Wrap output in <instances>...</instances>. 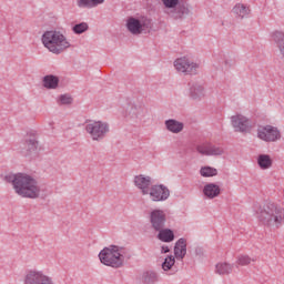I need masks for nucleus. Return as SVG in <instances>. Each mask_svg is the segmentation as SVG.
I'll use <instances>...</instances> for the list:
<instances>
[{"label": "nucleus", "instance_id": "nucleus-3", "mask_svg": "<svg viewBox=\"0 0 284 284\" xmlns=\"http://www.w3.org/2000/svg\"><path fill=\"white\" fill-rule=\"evenodd\" d=\"M42 44L52 54H63L70 48V40L61 31H47L42 36Z\"/></svg>", "mask_w": 284, "mask_h": 284}, {"label": "nucleus", "instance_id": "nucleus-11", "mask_svg": "<svg viewBox=\"0 0 284 284\" xmlns=\"http://www.w3.org/2000/svg\"><path fill=\"white\" fill-rule=\"evenodd\" d=\"M145 196H149L154 202L168 201L170 199V189L163 184H154L149 187Z\"/></svg>", "mask_w": 284, "mask_h": 284}, {"label": "nucleus", "instance_id": "nucleus-12", "mask_svg": "<svg viewBox=\"0 0 284 284\" xmlns=\"http://www.w3.org/2000/svg\"><path fill=\"white\" fill-rule=\"evenodd\" d=\"M150 221L153 230H163V225H165L166 215L165 211L155 209L150 213Z\"/></svg>", "mask_w": 284, "mask_h": 284}, {"label": "nucleus", "instance_id": "nucleus-18", "mask_svg": "<svg viewBox=\"0 0 284 284\" xmlns=\"http://www.w3.org/2000/svg\"><path fill=\"white\" fill-rule=\"evenodd\" d=\"M232 12L237 19H245V17H250V7L243 3H237L233 7Z\"/></svg>", "mask_w": 284, "mask_h": 284}, {"label": "nucleus", "instance_id": "nucleus-23", "mask_svg": "<svg viewBox=\"0 0 284 284\" xmlns=\"http://www.w3.org/2000/svg\"><path fill=\"white\" fill-rule=\"evenodd\" d=\"M158 239H160V241H163L164 243H172V241H174V232L169 229L161 230Z\"/></svg>", "mask_w": 284, "mask_h": 284}, {"label": "nucleus", "instance_id": "nucleus-5", "mask_svg": "<svg viewBox=\"0 0 284 284\" xmlns=\"http://www.w3.org/2000/svg\"><path fill=\"white\" fill-rule=\"evenodd\" d=\"M84 130L92 141H103L110 134V123L101 120H87Z\"/></svg>", "mask_w": 284, "mask_h": 284}, {"label": "nucleus", "instance_id": "nucleus-20", "mask_svg": "<svg viewBox=\"0 0 284 284\" xmlns=\"http://www.w3.org/2000/svg\"><path fill=\"white\" fill-rule=\"evenodd\" d=\"M166 130L169 132H172L173 134H179V132H183V123L176 121V120H168L165 122Z\"/></svg>", "mask_w": 284, "mask_h": 284}, {"label": "nucleus", "instance_id": "nucleus-32", "mask_svg": "<svg viewBox=\"0 0 284 284\" xmlns=\"http://www.w3.org/2000/svg\"><path fill=\"white\" fill-rule=\"evenodd\" d=\"M151 277L153 278V281H158L156 274L152 273Z\"/></svg>", "mask_w": 284, "mask_h": 284}, {"label": "nucleus", "instance_id": "nucleus-29", "mask_svg": "<svg viewBox=\"0 0 284 284\" xmlns=\"http://www.w3.org/2000/svg\"><path fill=\"white\" fill-rule=\"evenodd\" d=\"M164 8L166 10H176V6H179V0H161Z\"/></svg>", "mask_w": 284, "mask_h": 284}, {"label": "nucleus", "instance_id": "nucleus-27", "mask_svg": "<svg viewBox=\"0 0 284 284\" xmlns=\"http://www.w3.org/2000/svg\"><path fill=\"white\" fill-rule=\"evenodd\" d=\"M174 263H176V260L174 258V256H168L164 262L162 263V270L164 272H170V270H172V267H174Z\"/></svg>", "mask_w": 284, "mask_h": 284}, {"label": "nucleus", "instance_id": "nucleus-13", "mask_svg": "<svg viewBox=\"0 0 284 284\" xmlns=\"http://www.w3.org/2000/svg\"><path fill=\"white\" fill-rule=\"evenodd\" d=\"M133 185L138 187L145 196L148 194V190L150 185H152V176L145 174H138L133 178Z\"/></svg>", "mask_w": 284, "mask_h": 284}, {"label": "nucleus", "instance_id": "nucleus-10", "mask_svg": "<svg viewBox=\"0 0 284 284\" xmlns=\"http://www.w3.org/2000/svg\"><path fill=\"white\" fill-rule=\"evenodd\" d=\"M174 68L178 72H181L182 74H189L194 75L199 74V63L190 60L187 57L178 58L174 61Z\"/></svg>", "mask_w": 284, "mask_h": 284}, {"label": "nucleus", "instance_id": "nucleus-16", "mask_svg": "<svg viewBox=\"0 0 284 284\" xmlns=\"http://www.w3.org/2000/svg\"><path fill=\"white\" fill-rule=\"evenodd\" d=\"M203 194L206 199H216L221 195V186L216 183H207L203 187Z\"/></svg>", "mask_w": 284, "mask_h": 284}, {"label": "nucleus", "instance_id": "nucleus-28", "mask_svg": "<svg viewBox=\"0 0 284 284\" xmlns=\"http://www.w3.org/2000/svg\"><path fill=\"white\" fill-rule=\"evenodd\" d=\"M88 22H82V23H79V24H75L73 28H72V31L74 32V34H83V32H88Z\"/></svg>", "mask_w": 284, "mask_h": 284}, {"label": "nucleus", "instance_id": "nucleus-22", "mask_svg": "<svg viewBox=\"0 0 284 284\" xmlns=\"http://www.w3.org/2000/svg\"><path fill=\"white\" fill-rule=\"evenodd\" d=\"M191 99H203L205 97V89L203 85L194 84L190 88Z\"/></svg>", "mask_w": 284, "mask_h": 284}, {"label": "nucleus", "instance_id": "nucleus-8", "mask_svg": "<svg viewBox=\"0 0 284 284\" xmlns=\"http://www.w3.org/2000/svg\"><path fill=\"white\" fill-rule=\"evenodd\" d=\"M231 125L234 132H240L241 134H250L254 129L252 120L241 113L231 116Z\"/></svg>", "mask_w": 284, "mask_h": 284}, {"label": "nucleus", "instance_id": "nucleus-6", "mask_svg": "<svg viewBox=\"0 0 284 284\" xmlns=\"http://www.w3.org/2000/svg\"><path fill=\"white\" fill-rule=\"evenodd\" d=\"M256 138L264 143H278L283 139V134L278 126L266 124L257 128Z\"/></svg>", "mask_w": 284, "mask_h": 284}, {"label": "nucleus", "instance_id": "nucleus-1", "mask_svg": "<svg viewBox=\"0 0 284 284\" xmlns=\"http://www.w3.org/2000/svg\"><path fill=\"white\" fill-rule=\"evenodd\" d=\"M256 219L266 230L276 232L284 225V209L274 202H266L256 211Z\"/></svg>", "mask_w": 284, "mask_h": 284}, {"label": "nucleus", "instance_id": "nucleus-4", "mask_svg": "<svg viewBox=\"0 0 284 284\" xmlns=\"http://www.w3.org/2000/svg\"><path fill=\"white\" fill-rule=\"evenodd\" d=\"M99 260L102 265L119 270L125 265V250L116 245L106 246L100 251Z\"/></svg>", "mask_w": 284, "mask_h": 284}, {"label": "nucleus", "instance_id": "nucleus-31", "mask_svg": "<svg viewBox=\"0 0 284 284\" xmlns=\"http://www.w3.org/2000/svg\"><path fill=\"white\" fill-rule=\"evenodd\" d=\"M161 252H162V254H168V252H170V247L162 246Z\"/></svg>", "mask_w": 284, "mask_h": 284}, {"label": "nucleus", "instance_id": "nucleus-2", "mask_svg": "<svg viewBox=\"0 0 284 284\" xmlns=\"http://www.w3.org/2000/svg\"><path fill=\"white\" fill-rule=\"evenodd\" d=\"M12 185L16 194L22 199H39L41 186L32 175L18 173L12 176Z\"/></svg>", "mask_w": 284, "mask_h": 284}, {"label": "nucleus", "instance_id": "nucleus-14", "mask_svg": "<svg viewBox=\"0 0 284 284\" xmlns=\"http://www.w3.org/2000/svg\"><path fill=\"white\" fill-rule=\"evenodd\" d=\"M196 150L200 154H204L205 156H221V154H223L222 148L211 146L207 144H201Z\"/></svg>", "mask_w": 284, "mask_h": 284}, {"label": "nucleus", "instance_id": "nucleus-21", "mask_svg": "<svg viewBox=\"0 0 284 284\" xmlns=\"http://www.w3.org/2000/svg\"><path fill=\"white\" fill-rule=\"evenodd\" d=\"M102 3H105V0H77L78 8H97L98 6H101Z\"/></svg>", "mask_w": 284, "mask_h": 284}, {"label": "nucleus", "instance_id": "nucleus-26", "mask_svg": "<svg viewBox=\"0 0 284 284\" xmlns=\"http://www.w3.org/2000/svg\"><path fill=\"white\" fill-rule=\"evenodd\" d=\"M235 264L239 267H245L252 264V257H250L248 255H240L237 256Z\"/></svg>", "mask_w": 284, "mask_h": 284}, {"label": "nucleus", "instance_id": "nucleus-15", "mask_svg": "<svg viewBox=\"0 0 284 284\" xmlns=\"http://www.w3.org/2000/svg\"><path fill=\"white\" fill-rule=\"evenodd\" d=\"M187 254V242L184 239H180L174 246V256L178 261H183Z\"/></svg>", "mask_w": 284, "mask_h": 284}, {"label": "nucleus", "instance_id": "nucleus-25", "mask_svg": "<svg viewBox=\"0 0 284 284\" xmlns=\"http://www.w3.org/2000/svg\"><path fill=\"white\" fill-rule=\"evenodd\" d=\"M200 174L204 179H210L212 176H216V174H219V171L212 166H202L200 169Z\"/></svg>", "mask_w": 284, "mask_h": 284}, {"label": "nucleus", "instance_id": "nucleus-30", "mask_svg": "<svg viewBox=\"0 0 284 284\" xmlns=\"http://www.w3.org/2000/svg\"><path fill=\"white\" fill-rule=\"evenodd\" d=\"M59 101L61 105H70L72 103V97L64 94L60 97Z\"/></svg>", "mask_w": 284, "mask_h": 284}, {"label": "nucleus", "instance_id": "nucleus-7", "mask_svg": "<svg viewBox=\"0 0 284 284\" xmlns=\"http://www.w3.org/2000/svg\"><path fill=\"white\" fill-rule=\"evenodd\" d=\"M125 28L131 34H144V32H148V30H150V20L145 17H130L126 20Z\"/></svg>", "mask_w": 284, "mask_h": 284}, {"label": "nucleus", "instance_id": "nucleus-24", "mask_svg": "<svg viewBox=\"0 0 284 284\" xmlns=\"http://www.w3.org/2000/svg\"><path fill=\"white\" fill-rule=\"evenodd\" d=\"M44 88H49L50 90H54L59 85V78L54 75H45L43 79Z\"/></svg>", "mask_w": 284, "mask_h": 284}, {"label": "nucleus", "instance_id": "nucleus-9", "mask_svg": "<svg viewBox=\"0 0 284 284\" xmlns=\"http://www.w3.org/2000/svg\"><path fill=\"white\" fill-rule=\"evenodd\" d=\"M24 284H54L52 276L45 274V272L33 268L29 270L23 280Z\"/></svg>", "mask_w": 284, "mask_h": 284}, {"label": "nucleus", "instance_id": "nucleus-17", "mask_svg": "<svg viewBox=\"0 0 284 284\" xmlns=\"http://www.w3.org/2000/svg\"><path fill=\"white\" fill-rule=\"evenodd\" d=\"M234 270V265L227 262H219L215 265V274H219V276H230Z\"/></svg>", "mask_w": 284, "mask_h": 284}, {"label": "nucleus", "instance_id": "nucleus-19", "mask_svg": "<svg viewBox=\"0 0 284 284\" xmlns=\"http://www.w3.org/2000/svg\"><path fill=\"white\" fill-rule=\"evenodd\" d=\"M273 160L270 154H260L257 156V165L261 168V170H270L272 168Z\"/></svg>", "mask_w": 284, "mask_h": 284}]
</instances>
